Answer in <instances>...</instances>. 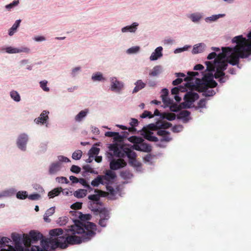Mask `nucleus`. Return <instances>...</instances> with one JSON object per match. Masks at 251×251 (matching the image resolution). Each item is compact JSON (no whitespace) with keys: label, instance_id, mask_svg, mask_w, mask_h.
<instances>
[{"label":"nucleus","instance_id":"f257e3e1","mask_svg":"<svg viewBox=\"0 0 251 251\" xmlns=\"http://www.w3.org/2000/svg\"><path fill=\"white\" fill-rule=\"evenodd\" d=\"M96 225L90 222H75L68 230L54 228L50 231V238L43 239L38 231L31 230L28 234L13 232L11 238L14 243L13 251H49L57 248H66L69 244L86 242L96 234Z\"/></svg>","mask_w":251,"mask_h":251},{"label":"nucleus","instance_id":"f03ea898","mask_svg":"<svg viewBox=\"0 0 251 251\" xmlns=\"http://www.w3.org/2000/svg\"><path fill=\"white\" fill-rule=\"evenodd\" d=\"M232 41L236 43L234 48L223 47V52L216 56L213 62H205L207 71L214 72L216 69V79L225 75L224 71L226 69L228 63L233 66L238 65L240 58H247L251 54V45L248 44L247 40L242 35L234 37Z\"/></svg>","mask_w":251,"mask_h":251},{"label":"nucleus","instance_id":"7ed1b4c3","mask_svg":"<svg viewBox=\"0 0 251 251\" xmlns=\"http://www.w3.org/2000/svg\"><path fill=\"white\" fill-rule=\"evenodd\" d=\"M128 141L134 144L132 148L135 150L145 152H150L152 151V147L144 142V140L142 137L132 136L128 138Z\"/></svg>","mask_w":251,"mask_h":251},{"label":"nucleus","instance_id":"20e7f679","mask_svg":"<svg viewBox=\"0 0 251 251\" xmlns=\"http://www.w3.org/2000/svg\"><path fill=\"white\" fill-rule=\"evenodd\" d=\"M90 209L96 214H99L100 216V220L99 224L101 227H105L107 222L110 218L109 211L105 208H100L99 206L101 205H90Z\"/></svg>","mask_w":251,"mask_h":251},{"label":"nucleus","instance_id":"39448f33","mask_svg":"<svg viewBox=\"0 0 251 251\" xmlns=\"http://www.w3.org/2000/svg\"><path fill=\"white\" fill-rule=\"evenodd\" d=\"M187 74L188 75L185 77L184 79L185 81H187L185 84V87L179 86L173 88L171 90V93L173 95H177L179 91L182 92H185L187 90L186 88L192 89L193 87H195V85L193 83L189 82V81L193 80L194 76L198 75H199L198 73L188 72Z\"/></svg>","mask_w":251,"mask_h":251},{"label":"nucleus","instance_id":"423d86ee","mask_svg":"<svg viewBox=\"0 0 251 251\" xmlns=\"http://www.w3.org/2000/svg\"><path fill=\"white\" fill-rule=\"evenodd\" d=\"M82 205H71V208L72 210L70 211V214L75 218H78L82 221L88 220L91 219V216L89 214H83L81 212L77 211V210L81 208Z\"/></svg>","mask_w":251,"mask_h":251},{"label":"nucleus","instance_id":"0eeeda50","mask_svg":"<svg viewBox=\"0 0 251 251\" xmlns=\"http://www.w3.org/2000/svg\"><path fill=\"white\" fill-rule=\"evenodd\" d=\"M199 98V95L195 92H188L186 93L184 97V102L182 103L184 108H189L191 105Z\"/></svg>","mask_w":251,"mask_h":251},{"label":"nucleus","instance_id":"6e6552de","mask_svg":"<svg viewBox=\"0 0 251 251\" xmlns=\"http://www.w3.org/2000/svg\"><path fill=\"white\" fill-rule=\"evenodd\" d=\"M209 73L205 74L202 78V82L198 85H204L209 86L210 88H215L217 85V83L213 80L214 75H213L212 72H208Z\"/></svg>","mask_w":251,"mask_h":251},{"label":"nucleus","instance_id":"1a4fd4ad","mask_svg":"<svg viewBox=\"0 0 251 251\" xmlns=\"http://www.w3.org/2000/svg\"><path fill=\"white\" fill-rule=\"evenodd\" d=\"M11 240L6 237L0 238V251H13Z\"/></svg>","mask_w":251,"mask_h":251},{"label":"nucleus","instance_id":"9d476101","mask_svg":"<svg viewBox=\"0 0 251 251\" xmlns=\"http://www.w3.org/2000/svg\"><path fill=\"white\" fill-rule=\"evenodd\" d=\"M126 165V162L122 158L113 159L110 163V168L112 170H117Z\"/></svg>","mask_w":251,"mask_h":251},{"label":"nucleus","instance_id":"9b49d317","mask_svg":"<svg viewBox=\"0 0 251 251\" xmlns=\"http://www.w3.org/2000/svg\"><path fill=\"white\" fill-rule=\"evenodd\" d=\"M111 151H113L114 155L119 157H124L125 148L118 144H112L109 147Z\"/></svg>","mask_w":251,"mask_h":251},{"label":"nucleus","instance_id":"f8f14e48","mask_svg":"<svg viewBox=\"0 0 251 251\" xmlns=\"http://www.w3.org/2000/svg\"><path fill=\"white\" fill-rule=\"evenodd\" d=\"M111 81V91L119 93L124 88V84L122 82L118 81L116 77H112Z\"/></svg>","mask_w":251,"mask_h":251},{"label":"nucleus","instance_id":"ddd939ff","mask_svg":"<svg viewBox=\"0 0 251 251\" xmlns=\"http://www.w3.org/2000/svg\"><path fill=\"white\" fill-rule=\"evenodd\" d=\"M210 88L209 86L204 85H198L196 90L199 92H202V95L205 97L213 96L215 94V92L213 90H209Z\"/></svg>","mask_w":251,"mask_h":251},{"label":"nucleus","instance_id":"4468645a","mask_svg":"<svg viewBox=\"0 0 251 251\" xmlns=\"http://www.w3.org/2000/svg\"><path fill=\"white\" fill-rule=\"evenodd\" d=\"M28 141V136L25 134H21L17 140V144L18 148L23 151H25L26 144Z\"/></svg>","mask_w":251,"mask_h":251},{"label":"nucleus","instance_id":"2eb2a0df","mask_svg":"<svg viewBox=\"0 0 251 251\" xmlns=\"http://www.w3.org/2000/svg\"><path fill=\"white\" fill-rule=\"evenodd\" d=\"M96 192H97L96 194L89 196L88 198L89 200L98 201H99L100 197H105L108 195V193L107 192L101 190H98L96 191Z\"/></svg>","mask_w":251,"mask_h":251},{"label":"nucleus","instance_id":"dca6fc26","mask_svg":"<svg viewBox=\"0 0 251 251\" xmlns=\"http://www.w3.org/2000/svg\"><path fill=\"white\" fill-rule=\"evenodd\" d=\"M103 181L108 182L114 180L116 177V173L111 170H107L105 175L101 176Z\"/></svg>","mask_w":251,"mask_h":251},{"label":"nucleus","instance_id":"f3484780","mask_svg":"<svg viewBox=\"0 0 251 251\" xmlns=\"http://www.w3.org/2000/svg\"><path fill=\"white\" fill-rule=\"evenodd\" d=\"M6 51L8 53H16L22 52L29 53L30 50L27 48L18 49L9 47L6 48Z\"/></svg>","mask_w":251,"mask_h":251},{"label":"nucleus","instance_id":"a211bd4d","mask_svg":"<svg viewBox=\"0 0 251 251\" xmlns=\"http://www.w3.org/2000/svg\"><path fill=\"white\" fill-rule=\"evenodd\" d=\"M49 112L47 111H43L41 114H40V116L36 118L35 119V122L36 124H39L41 123L42 124H44V123H46L48 119H49L48 117V114Z\"/></svg>","mask_w":251,"mask_h":251},{"label":"nucleus","instance_id":"6ab92c4d","mask_svg":"<svg viewBox=\"0 0 251 251\" xmlns=\"http://www.w3.org/2000/svg\"><path fill=\"white\" fill-rule=\"evenodd\" d=\"M190 112L187 110H182L177 116V118L178 119L182 120L184 123L188 122L190 119Z\"/></svg>","mask_w":251,"mask_h":251},{"label":"nucleus","instance_id":"aec40b11","mask_svg":"<svg viewBox=\"0 0 251 251\" xmlns=\"http://www.w3.org/2000/svg\"><path fill=\"white\" fill-rule=\"evenodd\" d=\"M61 167V163L59 162L52 163L50 166L49 173L50 175L56 174L58 172Z\"/></svg>","mask_w":251,"mask_h":251},{"label":"nucleus","instance_id":"412c9836","mask_svg":"<svg viewBox=\"0 0 251 251\" xmlns=\"http://www.w3.org/2000/svg\"><path fill=\"white\" fill-rule=\"evenodd\" d=\"M163 48L161 47H157L154 50V52H152L151 56H150L151 60H156L159 57L162 56V51Z\"/></svg>","mask_w":251,"mask_h":251},{"label":"nucleus","instance_id":"4be33fe9","mask_svg":"<svg viewBox=\"0 0 251 251\" xmlns=\"http://www.w3.org/2000/svg\"><path fill=\"white\" fill-rule=\"evenodd\" d=\"M125 156H127L129 160H130L131 159L136 158L137 154L136 152L131 150V149L125 148L124 157Z\"/></svg>","mask_w":251,"mask_h":251},{"label":"nucleus","instance_id":"5701e85b","mask_svg":"<svg viewBox=\"0 0 251 251\" xmlns=\"http://www.w3.org/2000/svg\"><path fill=\"white\" fill-rule=\"evenodd\" d=\"M172 124L167 122H157L156 123L154 127L155 129H167L170 127Z\"/></svg>","mask_w":251,"mask_h":251},{"label":"nucleus","instance_id":"b1692460","mask_svg":"<svg viewBox=\"0 0 251 251\" xmlns=\"http://www.w3.org/2000/svg\"><path fill=\"white\" fill-rule=\"evenodd\" d=\"M138 25V24L137 23H133L131 25L126 26L123 27L122 29V31L123 32H134L136 29Z\"/></svg>","mask_w":251,"mask_h":251},{"label":"nucleus","instance_id":"393cba45","mask_svg":"<svg viewBox=\"0 0 251 251\" xmlns=\"http://www.w3.org/2000/svg\"><path fill=\"white\" fill-rule=\"evenodd\" d=\"M122 134H120L118 132H116V134L114 135L113 139L114 141L117 142H122L127 137L128 133L127 132H123L122 133Z\"/></svg>","mask_w":251,"mask_h":251},{"label":"nucleus","instance_id":"a878e982","mask_svg":"<svg viewBox=\"0 0 251 251\" xmlns=\"http://www.w3.org/2000/svg\"><path fill=\"white\" fill-rule=\"evenodd\" d=\"M136 85L133 90V93L138 92L139 91L144 88L146 86V83H144L141 80H138L135 83Z\"/></svg>","mask_w":251,"mask_h":251},{"label":"nucleus","instance_id":"bb28decb","mask_svg":"<svg viewBox=\"0 0 251 251\" xmlns=\"http://www.w3.org/2000/svg\"><path fill=\"white\" fill-rule=\"evenodd\" d=\"M55 206H52L49 209H48L44 216V219L45 220V221L47 222H50V220L49 219V217L50 216H51L55 212Z\"/></svg>","mask_w":251,"mask_h":251},{"label":"nucleus","instance_id":"cd10ccee","mask_svg":"<svg viewBox=\"0 0 251 251\" xmlns=\"http://www.w3.org/2000/svg\"><path fill=\"white\" fill-rule=\"evenodd\" d=\"M89 112L88 109H85L84 110L81 111L75 117V120L76 122H81L83 118H84Z\"/></svg>","mask_w":251,"mask_h":251},{"label":"nucleus","instance_id":"c85d7f7f","mask_svg":"<svg viewBox=\"0 0 251 251\" xmlns=\"http://www.w3.org/2000/svg\"><path fill=\"white\" fill-rule=\"evenodd\" d=\"M62 190L63 189L61 187L55 188L49 192L48 196L50 198H53L55 196H58Z\"/></svg>","mask_w":251,"mask_h":251},{"label":"nucleus","instance_id":"c756f323","mask_svg":"<svg viewBox=\"0 0 251 251\" xmlns=\"http://www.w3.org/2000/svg\"><path fill=\"white\" fill-rule=\"evenodd\" d=\"M104 184L105 183H106V182L105 181H103L102 177L101 176H99L94 179L91 182V184L94 187L98 186L100 184Z\"/></svg>","mask_w":251,"mask_h":251},{"label":"nucleus","instance_id":"7c9ffc66","mask_svg":"<svg viewBox=\"0 0 251 251\" xmlns=\"http://www.w3.org/2000/svg\"><path fill=\"white\" fill-rule=\"evenodd\" d=\"M152 134L153 132L149 131L146 132L144 135V137L146 139L150 141L157 142L158 141V138L156 137L153 136Z\"/></svg>","mask_w":251,"mask_h":251},{"label":"nucleus","instance_id":"2f4dec72","mask_svg":"<svg viewBox=\"0 0 251 251\" xmlns=\"http://www.w3.org/2000/svg\"><path fill=\"white\" fill-rule=\"evenodd\" d=\"M87 191L85 189H78L74 192V196L78 198H83L86 196Z\"/></svg>","mask_w":251,"mask_h":251},{"label":"nucleus","instance_id":"473e14b6","mask_svg":"<svg viewBox=\"0 0 251 251\" xmlns=\"http://www.w3.org/2000/svg\"><path fill=\"white\" fill-rule=\"evenodd\" d=\"M162 117L166 119L169 121H173L176 119V115L175 114L173 113H163L162 115Z\"/></svg>","mask_w":251,"mask_h":251},{"label":"nucleus","instance_id":"72a5a7b5","mask_svg":"<svg viewBox=\"0 0 251 251\" xmlns=\"http://www.w3.org/2000/svg\"><path fill=\"white\" fill-rule=\"evenodd\" d=\"M92 79L93 81H102L105 80L102 74L100 72L94 74L92 76Z\"/></svg>","mask_w":251,"mask_h":251},{"label":"nucleus","instance_id":"f704fd0d","mask_svg":"<svg viewBox=\"0 0 251 251\" xmlns=\"http://www.w3.org/2000/svg\"><path fill=\"white\" fill-rule=\"evenodd\" d=\"M28 195L26 191H21L16 194V197L18 199L25 200L27 198Z\"/></svg>","mask_w":251,"mask_h":251},{"label":"nucleus","instance_id":"c9c22d12","mask_svg":"<svg viewBox=\"0 0 251 251\" xmlns=\"http://www.w3.org/2000/svg\"><path fill=\"white\" fill-rule=\"evenodd\" d=\"M10 96L12 99L16 101H19L21 100L20 96L16 91H12L10 92Z\"/></svg>","mask_w":251,"mask_h":251},{"label":"nucleus","instance_id":"e433bc0d","mask_svg":"<svg viewBox=\"0 0 251 251\" xmlns=\"http://www.w3.org/2000/svg\"><path fill=\"white\" fill-rule=\"evenodd\" d=\"M190 18L193 22H197L201 18V16L199 13H193L190 16Z\"/></svg>","mask_w":251,"mask_h":251},{"label":"nucleus","instance_id":"4c0bfd02","mask_svg":"<svg viewBox=\"0 0 251 251\" xmlns=\"http://www.w3.org/2000/svg\"><path fill=\"white\" fill-rule=\"evenodd\" d=\"M100 149L98 148L93 147L89 151L88 155H92V156L97 155L100 152Z\"/></svg>","mask_w":251,"mask_h":251},{"label":"nucleus","instance_id":"58836bf2","mask_svg":"<svg viewBox=\"0 0 251 251\" xmlns=\"http://www.w3.org/2000/svg\"><path fill=\"white\" fill-rule=\"evenodd\" d=\"M82 152L80 150L75 151L72 154V158L75 160L80 159L82 156Z\"/></svg>","mask_w":251,"mask_h":251},{"label":"nucleus","instance_id":"ea45409f","mask_svg":"<svg viewBox=\"0 0 251 251\" xmlns=\"http://www.w3.org/2000/svg\"><path fill=\"white\" fill-rule=\"evenodd\" d=\"M206 107V100L204 99H201L199 102L198 103V105L196 106L195 109H198L201 108H204Z\"/></svg>","mask_w":251,"mask_h":251},{"label":"nucleus","instance_id":"a19ab883","mask_svg":"<svg viewBox=\"0 0 251 251\" xmlns=\"http://www.w3.org/2000/svg\"><path fill=\"white\" fill-rule=\"evenodd\" d=\"M140 50V47L138 46L132 47L129 49H128L126 52L128 54H132L135 53L139 51Z\"/></svg>","mask_w":251,"mask_h":251},{"label":"nucleus","instance_id":"79ce46f5","mask_svg":"<svg viewBox=\"0 0 251 251\" xmlns=\"http://www.w3.org/2000/svg\"><path fill=\"white\" fill-rule=\"evenodd\" d=\"M68 218L67 217H62L57 220V224L60 226H63L67 224L68 222Z\"/></svg>","mask_w":251,"mask_h":251},{"label":"nucleus","instance_id":"37998d69","mask_svg":"<svg viewBox=\"0 0 251 251\" xmlns=\"http://www.w3.org/2000/svg\"><path fill=\"white\" fill-rule=\"evenodd\" d=\"M140 117L142 118H146L147 117H148L149 118H151L153 117V114H152L151 112L148 111L147 110H145L140 115Z\"/></svg>","mask_w":251,"mask_h":251},{"label":"nucleus","instance_id":"c03bdc74","mask_svg":"<svg viewBox=\"0 0 251 251\" xmlns=\"http://www.w3.org/2000/svg\"><path fill=\"white\" fill-rule=\"evenodd\" d=\"M47 83L48 82L46 80H43L40 82V87L44 91L46 92H48L50 90L49 88L47 87Z\"/></svg>","mask_w":251,"mask_h":251},{"label":"nucleus","instance_id":"a18cd8bd","mask_svg":"<svg viewBox=\"0 0 251 251\" xmlns=\"http://www.w3.org/2000/svg\"><path fill=\"white\" fill-rule=\"evenodd\" d=\"M120 176L126 179L130 178L131 174L129 171H125L121 172Z\"/></svg>","mask_w":251,"mask_h":251},{"label":"nucleus","instance_id":"49530a36","mask_svg":"<svg viewBox=\"0 0 251 251\" xmlns=\"http://www.w3.org/2000/svg\"><path fill=\"white\" fill-rule=\"evenodd\" d=\"M159 73V67L155 66L153 68L152 71L150 73V75L151 76H156Z\"/></svg>","mask_w":251,"mask_h":251},{"label":"nucleus","instance_id":"de8ad7c7","mask_svg":"<svg viewBox=\"0 0 251 251\" xmlns=\"http://www.w3.org/2000/svg\"><path fill=\"white\" fill-rule=\"evenodd\" d=\"M19 3V0H15L12 2L10 3L9 4H7L6 5L5 7L7 9H10L11 8H12L14 6L17 5Z\"/></svg>","mask_w":251,"mask_h":251},{"label":"nucleus","instance_id":"09e8293b","mask_svg":"<svg viewBox=\"0 0 251 251\" xmlns=\"http://www.w3.org/2000/svg\"><path fill=\"white\" fill-rule=\"evenodd\" d=\"M27 198L31 200H38L41 198L39 194H33L28 196Z\"/></svg>","mask_w":251,"mask_h":251},{"label":"nucleus","instance_id":"8fccbe9b","mask_svg":"<svg viewBox=\"0 0 251 251\" xmlns=\"http://www.w3.org/2000/svg\"><path fill=\"white\" fill-rule=\"evenodd\" d=\"M129 164L134 167H140L141 166L140 163L138 162L136 158L129 160Z\"/></svg>","mask_w":251,"mask_h":251},{"label":"nucleus","instance_id":"3c124183","mask_svg":"<svg viewBox=\"0 0 251 251\" xmlns=\"http://www.w3.org/2000/svg\"><path fill=\"white\" fill-rule=\"evenodd\" d=\"M78 182L83 185L85 187L90 189V186L87 183L86 180L84 178H80L78 179Z\"/></svg>","mask_w":251,"mask_h":251},{"label":"nucleus","instance_id":"603ef678","mask_svg":"<svg viewBox=\"0 0 251 251\" xmlns=\"http://www.w3.org/2000/svg\"><path fill=\"white\" fill-rule=\"evenodd\" d=\"M154 155L151 154H148L143 158L144 160L146 162H151Z\"/></svg>","mask_w":251,"mask_h":251},{"label":"nucleus","instance_id":"864d4df0","mask_svg":"<svg viewBox=\"0 0 251 251\" xmlns=\"http://www.w3.org/2000/svg\"><path fill=\"white\" fill-rule=\"evenodd\" d=\"M58 161L60 163L61 162H70V160L67 158V157H65L63 155H60L58 156Z\"/></svg>","mask_w":251,"mask_h":251},{"label":"nucleus","instance_id":"5fc2aeb1","mask_svg":"<svg viewBox=\"0 0 251 251\" xmlns=\"http://www.w3.org/2000/svg\"><path fill=\"white\" fill-rule=\"evenodd\" d=\"M80 170H81V169L80 167H79L75 165H73L71 168V171L72 172L76 173V174L79 173L80 172Z\"/></svg>","mask_w":251,"mask_h":251},{"label":"nucleus","instance_id":"6e6d98bb","mask_svg":"<svg viewBox=\"0 0 251 251\" xmlns=\"http://www.w3.org/2000/svg\"><path fill=\"white\" fill-rule=\"evenodd\" d=\"M162 101L163 103L166 105L168 106L170 104H171L172 103V100L169 99L168 96H167L165 98H162Z\"/></svg>","mask_w":251,"mask_h":251},{"label":"nucleus","instance_id":"4d7b16f0","mask_svg":"<svg viewBox=\"0 0 251 251\" xmlns=\"http://www.w3.org/2000/svg\"><path fill=\"white\" fill-rule=\"evenodd\" d=\"M182 126L180 125L175 126L172 128V131L174 132H179L182 129Z\"/></svg>","mask_w":251,"mask_h":251},{"label":"nucleus","instance_id":"13d9d810","mask_svg":"<svg viewBox=\"0 0 251 251\" xmlns=\"http://www.w3.org/2000/svg\"><path fill=\"white\" fill-rule=\"evenodd\" d=\"M58 180V181L59 182L61 183H68L69 182V180L67 179V178L65 177L61 176V177H58L56 178Z\"/></svg>","mask_w":251,"mask_h":251},{"label":"nucleus","instance_id":"bf43d9fd","mask_svg":"<svg viewBox=\"0 0 251 251\" xmlns=\"http://www.w3.org/2000/svg\"><path fill=\"white\" fill-rule=\"evenodd\" d=\"M21 20H17L12 26L10 28L12 30H16L17 28L19 27L20 24L21 23Z\"/></svg>","mask_w":251,"mask_h":251},{"label":"nucleus","instance_id":"052dcab7","mask_svg":"<svg viewBox=\"0 0 251 251\" xmlns=\"http://www.w3.org/2000/svg\"><path fill=\"white\" fill-rule=\"evenodd\" d=\"M83 169L85 171L87 172H89L91 173H94L93 169L89 165H86L83 166Z\"/></svg>","mask_w":251,"mask_h":251},{"label":"nucleus","instance_id":"680f3d73","mask_svg":"<svg viewBox=\"0 0 251 251\" xmlns=\"http://www.w3.org/2000/svg\"><path fill=\"white\" fill-rule=\"evenodd\" d=\"M218 78H219V82L221 83H222L225 82L228 79V75H225L221 76L220 77H218Z\"/></svg>","mask_w":251,"mask_h":251},{"label":"nucleus","instance_id":"e2e57ef3","mask_svg":"<svg viewBox=\"0 0 251 251\" xmlns=\"http://www.w3.org/2000/svg\"><path fill=\"white\" fill-rule=\"evenodd\" d=\"M157 134L159 136H163L165 135V134H170V133L168 131L164 130H159L157 132Z\"/></svg>","mask_w":251,"mask_h":251},{"label":"nucleus","instance_id":"0e129e2a","mask_svg":"<svg viewBox=\"0 0 251 251\" xmlns=\"http://www.w3.org/2000/svg\"><path fill=\"white\" fill-rule=\"evenodd\" d=\"M169 134H165V135L163 136V138L160 140L161 142H169L172 140V138H171L169 136Z\"/></svg>","mask_w":251,"mask_h":251},{"label":"nucleus","instance_id":"69168bd1","mask_svg":"<svg viewBox=\"0 0 251 251\" xmlns=\"http://www.w3.org/2000/svg\"><path fill=\"white\" fill-rule=\"evenodd\" d=\"M11 193L9 191H5L0 193V198L11 196Z\"/></svg>","mask_w":251,"mask_h":251},{"label":"nucleus","instance_id":"338daca9","mask_svg":"<svg viewBox=\"0 0 251 251\" xmlns=\"http://www.w3.org/2000/svg\"><path fill=\"white\" fill-rule=\"evenodd\" d=\"M138 121L136 119L132 118L131 119V121L130 122V125L131 126L135 127V126H137L138 125Z\"/></svg>","mask_w":251,"mask_h":251},{"label":"nucleus","instance_id":"774afa93","mask_svg":"<svg viewBox=\"0 0 251 251\" xmlns=\"http://www.w3.org/2000/svg\"><path fill=\"white\" fill-rule=\"evenodd\" d=\"M162 94L161 95V98H165L168 95L169 91L166 88H164L161 91Z\"/></svg>","mask_w":251,"mask_h":251}]
</instances>
